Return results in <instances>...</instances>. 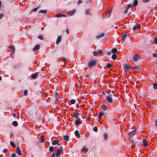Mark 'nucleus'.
I'll return each instance as SVG.
<instances>
[{
    "label": "nucleus",
    "mask_w": 157,
    "mask_h": 157,
    "mask_svg": "<svg viewBox=\"0 0 157 157\" xmlns=\"http://www.w3.org/2000/svg\"><path fill=\"white\" fill-rule=\"evenodd\" d=\"M101 106L102 109L104 110H106L107 109V106L105 105H104V104L102 105H101Z\"/></svg>",
    "instance_id": "nucleus-23"
},
{
    "label": "nucleus",
    "mask_w": 157,
    "mask_h": 157,
    "mask_svg": "<svg viewBox=\"0 0 157 157\" xmlns=\"http://www.w3.org/2000/svg\"><path fill=\"white\" fill-rule=\"evenodd\" d=\"M140 57V56L138 54L134 56L133 57V59L135 61H136Z\"/></svg>",
    "instance_id": "nucleus-14"
},
{
    "label": "nucleus",
    "mask_w": 157,
    "mask_h": 157,
    "mask_svg": "<svg viewBox=\"0 0 157 157\" xmlns=\"http://www.w3.org/2000/svg\"><path fill=\"white\" fill-rule=\"evenodd\" d=\"M40 48V45L37 44L33 48V51H36L38 50Z\"/></svg>",
    "instance_id": "nucleus-9"
},
{
    "label": "nucleus",
    "mask_w": 157,
    "mask_h": 157,
    "mask_svg": "<svg viewBox=\"0 0 157 157\" xmlns=\"http://www.w3.org/2000/svg\"><path fill=\"white\" fill-rule=\"evenodd\" d=\"M39 73L36 72L34 74H32L31 75V77L33 79H35L38 75Z\"/></svg>",
    "instance_id": "nucleus-5"
},
{
    "label": "nucleus",
    "mask_w": 157,
    "mask_h": 157,
    "mask_svg": "<svg viewBox=\"0 0 157 157\" xmlns=\"http://www.w3.org/2000/svg\"><path fill=\"white\" fill-rule=\"evenodd\" d=\"M111 11H110V10H108V11H106V13H109V14H108V18L109 17H110V13L111 12Z\"/></svg>",
    "instance_id": "nucleus-44"
},
{
    "label": "nucleus",
    "mask_w": 157,
    "mask_h": 157,
    "mask_svg": "<svg viewBox=\"0 0 157 157\" xmlns=\"http://www.w3.org/2000/svg\"><path fill=\"white\" fill-rule=\"evenodd\" d=\"M69 137L68 135L63 136V140L66 141H68L69 140L68 139Z\"/></svg>",
    "instance_id": "nucleus-19"
},
{
    "label": "nucleus",
    "mask_w": 157,
    "mask_h": 157,
    "mask_svg": "<svg viewBox=\"0 0 157 157\" xmlns=\"http://www.w3.org/2000/svg\"><path fill=\"white\" fill-rule=\"evenodd\" d=\"M112 66V65L109 63H108L106 65V67L108 68H110Z\"/></svg>",
    "instance_id": "nucleus-41"
},
{
    "label": "nucleus",
    "mask_w": 157,
    "mask_h": 157,
    "mask_svg": "<svg viewBox=\"0 0 157 157\" xmlns=\"http://www.w3.org/2000/svg\"><path fill=\"white\" fill-rule=\"evenodd\" d=\"M117 56L115 54H113L112 56V58L113 59H116L117 58Z\"/></svg>",
    "instance_id": "nucleus-30"
},
{
    "label": "nucleus",
    "mask_w": 157,
    "mask_h": 157,
    "mask_svg": "<svg viewBox=\"0 0 157 157\" xmlns=\"http://www.w3.org/2000/svg\"><path fill=\"white\" fill-rule=\"evenodd\" d=\"M98 53V52H94V56H96Z\"/></svg>",
    "instance_id": "nucleus-50"
},
{
    "label": "nucleus",
    "mask_w": 157,
    "mask_h": 157,
    "mask_svg": "<svg viewBox=\"0 0 157 157\" xmlns=\"http://www.w3.org/2000/svg\"><path fill=\"white\" fill-rule=\"evenodd\" d=\"M39 7V6H38L37 7L33 9L32 10H31V12H35V11H36L37 10V9Z\"/></svg>",
    "instance_id": "nucleus-34"
},
{
    "label": "nucleus",
    "mask_w": 157,
    "mask_h": 157,
    "mask_svg": "<svg viewBox=\"0 0 157 157\" xmlns=\"http://www.w3.org/2000/svg\"><path fill=\"white\" fill-rule=\"evenodd\" d=\"M155 127H157V119L155 120Z\"/></svg>",
    "instance_id": "nucleus-46"
},
{
    "label": "nucleus",
    "mask_w": 157,
    "mask_h": 157,
    "mask_svg": "<svg viewBox=\"0 0 157 157\" xmlns=\"http://www.w3.org/2000/svg\"><path fill=\"white\" fill-rule=\"evenodd\" d=\"M28 94V91L27 90H25L24 91V94L25 96L27 95Z\"/></svg>",
    "instance_id": "nucleus-37"
},
{
    "label": "nucleus",
    "mask_w": 157,
    "mask_h": 157,
    "mask_svg": "<svg viewBox=\"0 0 157 157\" xmlns=\"http://www.w3.org/2000/svg\"><path fill=\"white\" fill-rule=\"evenodd\" d=\"M54 147L52 146H51L49 148V150L50 151L52 152L53 151Z\"/></svg>",
    "instance_id": "nucleus-36"
},
{
    "label": "nucleus",
    "mask_w": 157,
    "mask_h": 157,
    "mask_svg": "<svg viewBox=\"0 0 157 157\" xmlns=\"http://www.w3.org/2000/svg\"><path fill=\"white\" fill-rule=\"evenodd\" d=\"M129 35L128 33H125L122 35V37L121 38V40L123 41L124 39L126 37Z\"/></svg>",
    "instance_id": "nucleus-10"
},
{
    "label": "nucleus",
    "mask_w": 157,
    "mask_h": 157,
    "mask_svg": "<svg viewBox=\"0 0 157 157\" xmlns=\"http://www.w3.org/2000/svg\"><path fill=\"white\" fill-rule=\"evenodd\" d=\"M75 124L77 126H78L81 124V120L80 119H77L75 121Z\"/></svg>",
    "instance_id": "nucleus-8"
},
{
    "label": "nucleus",
    "mask_w": 157,
    "mask_h": 157,
    "mask_svg": "<svg viewBox=\"0 0 157 157\" xmlns=\"http://www.w3.org/2000/svg\"><path fill=\"white\" fill-rule=\"evenodd\" d=\"M89 10L88 9L86 10L85 11V12L86 14H87L89 13Z\"/></svg>",
    "instance_id": "nucleus-48"
},
{
    "label": "nucleus",
    "mask_w": 157,
    "mask_h": 157,
    "mask_svg": "<svg viewBox=\"0 0 157 157\" xmlns=\"http://www.w3.org/2000/svg\"><path fill=\"white\" fill-rule=\"evenodd\" d=\"M103 138L106 140L107 138V134L106 133H105L103 135Z\"/></svg>",
    "instance_id": "nucleus-33"
},
{
    "label": "nucleus",
    "mask_w": 157,
    "mask_h": 157,
    "mask_svg": "<svg viewBox=\"0 0 157 157\" xmlns=\"http://www.w3.org/2000/svg\"><path fill=\"white\" fill-rule=\"evenodd\" d=\"M112 95L110 94L106 97V100L109 103H112L113 101V99L112 98Z\"/></svg>",
    "instance_id": "nucleus-3"
},
{
    "label": "nucleus",
    "mask_w": 157,
    "mask_h": 157,
    "mask_svg": "<svg viewBox=\"0 0 157 157\" xmlns=\"http://www.w3.org/2000/svg\"><path fill=\"white\" fill-rule=\"evenodd\" d=\"M124 67L125 69H127L131 68V66L129 64H125L124 65Z\"/></svg>",
    "instance_id": "nucleus-12"
},
{
    "label": "nucleus",
    "mask_w": 157,
    "mask_h": 157,
    "mask_svg": "<svg viewBox=\"0 0 157 157\" xmlns=\"http://www.w3.org/2000/svg\"><path fill=\"white\" fill-rule=\"evenodd\" d=\"M82 1L81 0H79L78 1V5H79V4L80 3H82Z\"/></svg>",
    "instance_id": "nucleus-57"
},
{
    "label": "nucleus",
    "mask_w": 157,
    "mask_h": 157,
    "mask_svg": "<svg viewBox=\"0 0 157 157\" xmlns=\"http://www.w3.org/2000/svg\"><path fill=\"white\" fill-rule=\"evenodd\" d=\"M104 113L103 112H102L99 113V119H100L103 115Z\"/></svg>",
    "instance_id": "nucleus-25"
},
{
    "label": "nucleus",
    "mask_w": 157,
    "mask_h": 157,
    "mask_svg": "<svg viewBox=\"0 0 157 157\" xmlns=\"http://www.w3.org/2000/svg\"><path fill=\"white\" fill-rule=\"evenodd\" d=\"M154 43L155 44H157V38H155L154 39Z\"/></svg>",
    "instance_id": "nucleus-47"
},
{
    "label": "nucleus",
    "mask_w": 157,
    "mask_h": 157,
    "mask_svg": "<svg viewBox=\"0 0 157 157\" xmlns=\"http://www.w3.org/2000/svg\"><path fill=\"white\" fill-rule=\"evenodd\" d=\"M66 15L65 14H56L55 16V17H66Z\"/></svg>",
    "instance_id": "nucleus-11"
},
{
    "label": "nucleus",
    "mask_w": 157,
    "mask_h": 157,
    "mask_svg": "<svg viewBox=\"0 0 157 157\" xmlns=\"http://www.w3.org/2000/svg\"><path fill=\"white\" fill-rule=\"evenodd\" d=\"M112 52L113 53H116L117 52V49L115 48H114V49H113L112 50Z\"/></svg>",
    "instance_id": "nucleus-38"
},
{
    "label": "nucleus",
    "mask_w": 157,
    "mask_h": 157,
    "mask_svg": "<svg viewBox=\"0 0 157 157\" xmlns=\"http://www.w3.org/2000/svg\"><path fill=\"white\" fill-rule=\"evenodd\" d=\"M55 98H56V99L59 98V95L57 92H55Z\"/></svg>",
    "instance_id": "nucleus-32"
},
{
    "label": "nucleus",
    "mask_w": 157,
    "mask_h": 157,
    "mask_svg": "<svg viewBox=\"0 0 157 157\" xmlns=\"http://www.w3.org/2000/svg\"><path fill=\"white\" fill-rule=\"evenodd\" d=\"M104 54L103 51L102 50H99V55Z\"/></svg>",
    "instance_id": "nucleus-39"
},
{
    "label": "nucleus",
    "mask_w": 157,
    "mask_h": 157,
    "mask_svg": "<svg viewBox=\"0 0 157 157\" xmlns=\"http://www.w3.org/2000/svg\"><path fill=\"white\" fill-rule=\"evenodd\" d=\"M66 32H67V33L68 34L69 33V29H68L67 28L66 29Z\"/></svg>",
    "instance_id": "nucleus-59"
},
{
    "label": "nucleus",
    "mask_w": 157,
    "mask_h": 157,
    "mask_svg": "<svg viewBox=\"0 0 157 157\" xmlns=\"http://www.w3.org/2000/svg\"><path fill=\"white\" fill-rule=\"evenodd\" d=\"M62 147H60L57 150V152L56 154V156H58L59 155H60L61 154V150L62 149Z\"/></svg>",
    "instance_id": "nucleus-4"
},
{
    "label": "nucleus",
    "mask_w": 157,
    "mask_h": 157,
    "mask_svg": "<svg viewBox=\"0 0 157 157\" xmlns=\"http://www.w3.org/2000/svg\"><path fill=\"white\" fill-rule=\"evenodd\" d=\"M128 6L129 7H133V6H134L133 5V4H129L128 5Z\"/></svg>",
    "instance_id": "nucleus-61"
},
{
    "label": "nucleus",
    "mask_w": 157,
    "mask_h": 157,
    "mask_svg": "<svg viewBox=\"0 0 157 157\" xmlns=\"http://www.w3.org/2000/svg\"><path fill=\"white\" fill-rule=\"evenodd\" d=\"M139 68V67L138 66H135L132 69H138Z\"/></svg>",
    "instance_id": "nucleus-51"
},
{
    "label": "nucleus",
    "mask_w": 157,
    "mask_h": 157,
    "mask_svg": "<svg viewBox=\"0 0 157 157\" xmlns=\"http://www.w3.org/2000/svg\"><path fill=\"white\" fill-rule=\"evenodd\" d=\"M134 141H133L132 140H130V143L129 144L131 146V147L133 148L134 147V146L133 145V144H134Z\"/></svg>",
    "instance_id": "nucleus-16"
},
{
    "label": "nucleus",
    "mask_w": 157,
    "mask_h": 157,
    "mask_svg": "<svg viewBox=\"0 0 157 157\" xmlns=\"http://www.w3.org/2000/svg\"><path fill=\"white\" fill-rule=\"evenodd\" d=\"M11 157H16V154L15 153H13L11 155Z\"/></svg>",
    "instance_id": "nucleus-53"
},
{
    "label": "nucleus",
    "mask_w": 157,
    "mask_h": 157,
    "mask_svg": "<svg viewBox=\"0 0 157 157\" xmlns=\"http://www.w3.org/2000/svg\"><path fill=\"white\" fill-rule=\"evenodd\" d=\"M143 146L144 147L147 146L148 145H147V142L144 139V140H143Z\"/></svg>",
    "instance_id": "nucleus-21"
},
{
    "label": "nucleus",
    "mask_w": 157,
    "mask_h": 157,
    "mask_svg": "<svg viewBox=\"0 0 157 157\" xmlns=\"http://www.w3.org/2000/svg\"><path fill=\"white\" fill-rule=\"evenodd\" d=\"M127 11H128V10L126 9L125 10H124L123 11V12L124 14H126V13H127Z\"/></svg>",
    "instance_id": "nucleus-55"
},
{
    "label": "nucleus",
    "mask_w": 157,
    "mask_h": 157,
    "mask_svg": "<svg viewBox=\"0 0 157 157\" xmlns=\"http://www.w3.org/2000/svg\"><path fill=\"white\" fill-rule=\"evenodd\" d=\"M104 4H103L101 3V6L100 7V9L101 10H102L103 9V6Z\"/></svg>",
    "instance_id": "nucleus-60"
},
{
    "label": "nucleus",
    "mask_w": 157,
    "mask_h": 157,
    "mask_svg": "<svg viewBox=\"0 0 157 157\" xmlns=\"http://www.w3.org/2000/svg\"><path fill=\"white\" fill-rule=\"evenodd\" d=\"M105 37V34L104 32H101L99 33V40H102Z\"/></svg>",
    "instance_id": "nucleus-2"
},
{
    "label": "nucleus",
    "mask_w": 157,
    "mask_h": 157,
    "mask_svg": "<svg viewBox=\"0 0 157 157\" xmlns=\"http://www.w3.org/2000/svg\"><path fill=\"white\" fill-rule=\"evenodd\" d=\"M62 39V36H59L57 37V39L56 41V43L58 45L61 41Z\"/></svg>",
    "instance_id": "nucleus-6"
},
{
    "label": "nucleus",
    "mask_w": 157,
    "mask_h": 157,
    "mask_svg": "<svg viewBox=\"0 0 157 157\" xmlns=\"http://www.w3.org/2000/svg\"><path fill=\"white\" fill-rule=\"evenodd\" d=\"M155 63L156 65H157V59L155 60Z\"/></svg>",
    "instance_id": "nucleus-64"
},
{
    "label": "nucleus",
    "mask_w": 157,
    "mask_h": 157,
    "mask_svg": "<svg viewBox=\"0 0 157 157\" xmlns=\"http://www.w3.org/2000/svg\"><path fill=\"white\" fill-rule=\"evenodd\" d=\"M56 154L54 152H53L51 155V157H55Z\"/></svg>",
    "instance_id": "nucleus-49"
},
{
    "label": "nucleus",
    "mask_w": 157,
    "mask_h": 157,
    "mask_svg": "<svg viewBox=\"0 0 157 157\" xmlns=\"http://www.w3.org/2000/svg\"><path fill=\"white\" fill-rule=\"evenodd\" d=\"M153 88L154 89H157V83H154L153 84Z\"/></svg>",
    "instance_id": "nucleus-31"
},
{
    "label": "nucleus",
    "mask_w": 157,
    "mask_h": 157,
    "mask_svg": "<svg viewBox=\"0 0 157 157\" xmlns=\"http://www.w3.org/2000/svg\"><path fill=\"white\" fill-rule=\"evenodd\" d=\"M140 27V25H137L136 26H133L132 28V29L134 30H136V29H139Z\"/></svg>",
    "instance_id": "nucleus-15"
},
{
    "label": "nucleus",
    "mask_w": 157,
    "mask_h": 157,
    "mask_svg": "<svg viewBox=\"0 0 157 157\" xmlns=\"http://www.w3.org/2000/svg\"><path fill=\"white\" fill-rule=\"evenodd\" d=\"M103 129H105V126H104L103 125L101 126Z\"/></svg>",
    "instance_id": "nucleus-63"
},
{
    "label": "nucleus",
    "mask_w": 157,
    "mask_h": 157,
    "mask_svg": "<svg viewBox=\"0 0 157 157\" xmlns=\"http://www.w3.org/2000/svg\"><path fill=\"white\" fill-rule=\"evenodd\" d=\"M138 1L137 0H135L133 3V5L134 6H135L137 5Z\"/></svg>",
    "instance_id": "nucleus-29"
},
{
    "label": "nucleus",
    "mask_w": 157,
    "mask_h": 157,
    "mask_svg": "<svg viewBox=\"0 0 157 157\" xmlns=\"http://www.w3.org/2000/svg\"><path fill=\"white\" fill-rule=\"evenodd\" d=\"M76 10L75 9L72 10V11L70 12V16H72L75 13V12Z\"/></svg>",
    "instance_id": "nucleus-17"
},
{
    "label": "nucleus",
    "mask_w": 157,
    "mask_h": 157,
    "mask_svg": "<svg viewBox=\"0 0 157 157\" xmlns=\"http://www.w3.org/2000/svg\"><path fill=\"white\" fill-rule=\"evenodd\" d=\"M79 115V113H77L76 112H75L74 113V115L77 119H80L78 117V116Z\"/></svg>",
    "instance_id": "nucleus-24"
},
{
    "label": "nucleus",
    "mask_w": 157,
    "mask_h": 157,
    "mask_svg": "<svg viewBox=\"0 0 157 157\" xmlns=\"http://www.w3.org/2000/svg\"><path fill=\"white\" fill-rule=\"evenodd\" d=\"M153 56L154 57H156L157 56V54L156 53H154L153 54Z\"/></svg>",
    "instance_id": "nucleus-56"
},
{
    "label": "nucleus",
    "mask_w": 157,
    "mask_h": 157,
    "mask_svg": "<svg viewBox=\"0 0 157 157\" xmlns=\"http://www.w3.org/2000/svg\"><path fill=\"white\" fill-rule=\"evenodd\" d=\"M59 143V141L57 140H54L52 143L53 145H55L56 144H58Z\"/></svg>",
    "instance_id": "nucleus-20"
},
{
    "label": "nucleus",
    "mask_w": 157,
    "mask_h": 157,
    "mask_svg": "<svg viewBox=\"0 0 157 157\" xmlns=\"http://www.w3.org/2000/svg\"><path fill=\"white\" fill-rule=\"evenodd\" d=\"M93 130L95 132H97L98 131V127L96 126H95L93 128Z\"/></svg>",
    "instance_id": "nucleus-26"
},
{
    "label": "nucleus",
    "mask_w": 157,
    "mask_h": 157,
    "mask_svg": "<svg viewBox=\"0 0 157 157\" xmlns=\"http://www.w3.org/2000/svg\"><path fill=\"white\" fill-rule=\"evenodd\" d=\"M3 13L0 14V20L3 17Z\"/></svg>",
    "instance_id": "nucleus-54"
},
{
    "label": "nucleus",
    "mask_w": 157,
    "mask_h": 157,
    "mask_svg": "<svg viewBox=\"0 0 157 157\" xmlns=\"http://www.w3.org/2000/svg\"><path fill=\"white\" fill-rule=\"evenodd\" d=\"M11 49L12 51V53H14V52H15V47L13 46H12Z\"/></svg>",
    "instance_id": "nucleus-28"
},
{
    "label": "nucleus",
    "mask_w": 157,
    "mask_h": 157,
    "mask_svg": "<svg viewBox=\"0 0 157 157\" xmlns=\"http://www.w3.org/2000/svg\"><path fill=\"white\" fill-rule=\"evenodd\" d=\"M8 151V149L6 148L4 149L3 151V152L4 153Z\"/></svg>",
    "instance_id": "nucleus-52"
},
{
    "label": "nucleus",
    "mask_w": 157,
    "mask_h": 157,
    "mask_svg": "<svg viewBox=\"0 0 157 157\" xmlns=\"http://www.w3.org/2000/svg\"><path fill=\"white\" fill-rule=\"evenodd\" d=\"M16 152L19 155H21L22 153L21 151L20 148L19 147H17L16 150Z\"/></svg>",
    "instance_id": "nucleus-7"
},
{
    "label": "nucleus",
    "mask_w": 157,
    "mask_h": 157,
    "mask_svg": "<svg viewBox=\"0 0 157 157\" xmlns=\"http://www.w3.org/2000/svg\"><path fill=\"white\" fill-rule=\"evenodd\" d=\"M47 12V11L46 10H40L39 11V13L44 14H46Z\"/></svg>",
    "instance_id": "nucleus-18"
},
{
    "label": "nucleus",
    "mask_w": 157,
    "mask_h": 157,
    "mask_svg": "<svg viewBox=\"0 0 157 157\" xmlns=\"http://www.w3.org/2000/svg\"><path fill=\"white\" fill-rule=\"evenodd\" d=\"M136 132V131H135L133 130V131H131L130 132V133L131 134H132V135H133L135 134Z\"/></svg>",
    "instance_id": "nucleus-40"
},
{
    "label": "nucleus",
    "mask_w": 157,
    "mask_h": 157,
    "mask_svg": "<svg viewBox=\"0 0 157 157\" xmlns=\"http://www.w3.org/2000/svg\"><path fill=\"white\" fill-rule=\"evenodd\" d=\"M75 100L74 99H72L70 101V103L72 104H75Z\"/></svg>",
    "instance_id": "nucleus-35"
},
{
    "label": "nucleus",
    "mask_w": 157,
    "mask_h": 157,
    "mask_svg": "<svg viewBox=\"0 0 157 157\" xmlns=\"http://www.w3.org/2000/svg\"><path fill=\"white\" fill-rule=\"evenodd\" d=\"M97 61L95 59L90 60L88 64L89 67L91 68L96 66L97 64Z\"/></svg>",
    "instance_id": "nucleus-1"
},
{
    "label": "nucleus",
    "mask_w": 157,
    "mask_h": 157,
    "mask_svg": "<svg viewBox=\"0 0 157 157\" xmlns=\"http://www.w3.org/2000/svg\"><path fill=\"white\" fill-rule=\"evenodd\" d=\"M62 60L65 63H67V60L65 58H63Z\"/></svg>",
    "instance_id": "nucleus-42"
},
{
    "label": "nucleus",
    "mask_w": 157,
    "mask_h": 157,
    "mask_svg": "<svg viewBox=\"0 0 157 157\" xmlns=\"http://www.w3.org/2000/svg\"><path fill=\"white\" fill-rule=\"evenodd\" d=\"M10 145L13 147H15L16 146L15 144L12 141H10Z\"/></svg>",
    "instance_id": "nucleus-27"
},
{
    "label": "nucleus",
    "mask_w": 157,
    "mask_h": 157,
    "mask_svg": "<svg viewBox=\"0 0 157 157\" xmlns=\"http://www.w3.org/2000/svg\"><path fill=\"white\" fill-rule=\"evenodd\" d=\"M45 140V139H42V140H41V142L42 143H43V142Z\"/></svg>",
    "instance_id": "nucleus-62"
},
{
    "label": "nucleus",
    "mask_w": 157,
    "mask_h": 157,
    "mask_svg": "<svg viewBox=\"0 0 157 157\" xmlns=\"http://www.w3.org/2000/svg\"><path fill=\"white\" fill-rule=\"evenodd\" d=\"M106 54L107 55H109L111 54V52H106Z\"/></svg>",
    "instance_id": "nucleus-58"
},
{
    "label": "nucleus",
    "mask_w": 157,
    "mask_h": 157,
    "mask_svg": "<svg viewBox=\"0 0 157 157\" xmlns=\"http://www.w3.org/2000/svg\"><path fill=\"white\" fill-rule=\"evenodd\" d=\"M38 38L41 40H43V36L42 35H40L38 37Z\"/></svg>",
    "instance_id": "nucleus-43"
},
{
    "label": "nucleus",
    "mask_w": 157,
    "mask_h": 157,
    "mask_svg": "<svg viewBox=\"0 0 157 157\" xmlns=\"http://www.w3.org/2000/svg\"><path fill=\"white\" fill-rule=\"evenodd\" d=\"M150 0H143L142 2L144 3H146L149 2Z\"/></svg>",
    "instance_id": "nucleus-45"
},
{
    "label": "nucleus",
    "mask_w": 157,
    "mask_h": 157,
    "mask_svg": "<svg viewBox=\"0 0 157 157\" xmlns=\"http://www.w3.org/2000/svg\"><path fill=\"white\" fill-rule=\"evenodd\" d=\"M12 124L14 126L16 127L17 126L18 124L16 121H14L12 123Z\"/></svg>",
    "instance_id": "nucleus-22"
},
{
    "label": "nucleus",
    "mask_w": 157,
    "mask_h": 157,
    "mask_svg": "<svg viewBox=\"0 0 157 157\" xmlns=\"http://www.w3.org/2000/svg\"><path fill=\"white\" fill-rule=\"evenodd\" d=\"M74 133H75V135L78 138H79L80 137V136L79 135V133L78 130H76V131H75Z\"/></svg>",
    "instance_id": "nucleus-13"
}]
</instances>
